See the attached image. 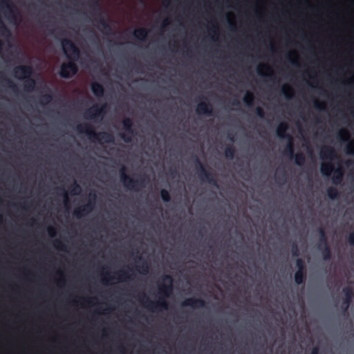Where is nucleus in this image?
<instances>
[{"label":"nucleus","instance_id":"obj_8","mask_svg":"<svg viewBox=\"0 0 354 354\" xmlns=\"http://www.w3.org/2000/svg\"><path fill=\"white\" fill-rule=\"evenodd\" d=\"M122 126L123 129L131 135L121 133H120V136L126 143H129L132 141L131 135L134 133L132 120L129 118H124L122 120Z\"/></svg>","mask_w":354,"mask_h":354},{"label":"nucleus","instance_id":"obj_57","mask_svg":"<svg viewBox=\"0 0 354 354\" xmlns=\"http://www.w3.org/2000/svg\"><path fill=\"white\" fill-rule=\"evenodd\" d=\"M169 24V20H168V19H165V20H164V21H163V26H167Z\"/></svg>","mask_w":354,"mask_h":354},{"label":"nucleus","instance_id":"obj_34","mask_svg":"<svg viewBox=\"0 0 354 354\" xmlns=\"http://www.w3.org/2000/svg\"><path fill=\"white\" fill-rule=\"evenodd\" d=\"M281 93L284 95V96L287 99H290L292 96V90L291 87L287 84H285L282 86Z\"/></svg>","mask_w":354,"mask_h":354},{"label":"nucleus","instance_id":"obj_11","mask_svg":"<svg viewBox=\"0 0 354 354\" xmlns=\"http://www.w3.org/2000/svg\"><path fill=\"white\" fill-rule=\"evenodd\" d=\"M337 156V153L334 148L325 146L320 151V157L322 160H333Z\"/></svg>","mask_w":354,"mask_h":354},{"label":"nucleus","instance_id":"obj_6","mask_svg":"<svg viewBox=\"0 0 354 354\" xmlns=\"http://www.w3.org/2000/svg\"><path fill=\"white\" fill-rule=\"evenodd\" d=\"M106 103L101 106H99L98 104H94L84 111L83 117L86 120H93L95 121L102 120L104 113H106Z\"/></svg>","mask_w":354,"mask_h":354},{"label":"nucleus","instance_id":"obj_59","mask_svg":"<svg viewBox=\"0 0 354 354\" xmlns=\"http://www.w3.org/2000/svg\"><path fill=\"white\" fill-rule=\"evenodd\" d=\"M3 46V42L0 39V51L2 50Z\"/></svg>","mask_w":354,"mask_h":354},{"label":"nucleus","instance_id":"obj_56","mask_svg":"<svg viewBox=\"0 0 354 354\" xmlns=\"http://www.w3.org/2000/svg\"><path fill=\"white\" fill-rule=\"evenodd\" d=\"M229 26L232 29H235L236 25L234 23H232L231 21H229Z\"/></svg>","mask_w":354,"mask_h":354},{"label":"nucleus","instance_id":"obj_51","mask_svg":"<svg viewBox=\"0 0 354 354\" xmlns=\"http://www.w3.org/2000/svg\"><path fill=\"white\" fill-rule=\"evenodd\" d=\"M88 200H92V201L94 202V204H95L96 194L95 193H90Z\"/></svg>","mask_w":354,"mask_h":354},{"label":"nucleus","instance_id":"obj_22","mask_svg":"<svg viewBox=\"0 0 354 354\" xmlns=\"http://www.w3.org/2000/svg\"><path fill=\"white\" fill-rule=\"evenodd\" d=\"M342 292H343L344 295L345 296L344 303L346 304L347 306H348V304L351 301V299H352V297L353 295V290L352 287L346 286L342 289Z\"/></svg>","mask_w":354,"mask_h":354},{"label":"nucleus","instance_id":"obj_27","mask_svg":"<svg viewBox=\"0 0 354 354\" xmlns=\"http://www.w3.org/2000/svg\"><path fill=\"white\" fill-rule=\"evenodd\" d=\"M306 277V272H301L297 270L294 275V280L297 285H301L305 282Z\"/></svg>","mask_w":354,"mask_h":354},{"label":"nucleus","instance_id":"obj_5","mask_svg":"<svg viewBox=\"0 0 354 354\" xmlns=\"http://www.w3.org/2000/svg\"><path fill=\"white\" fill-rule=\"evenodd\" d=\"M194 162L198 169L197 174L198 178L202 181L207 182L214 186H217V180L215 175L212 172L206 169L205 165L196 156H194Z\"/></svg>","mask_w":354,"mask_h":354},{"label":"nucleus","instance_id":"obj_62","mask_svg":"<svg viewBox=\"0 0 354 354\" xmlns=\"http://www.w3.org/2000/svg\"><path fill=\"white\" fill-rule=\"evenodd\" d=\"M60 281H62V282H64V281H65V280H64V279H60Z\"/></svg>","mask_w":354,"mask_h":354},{"label":"nucleus","instance_id":"obj_30","mask_svg":"<svg viewBox=\"0 0 354 354\" xmlns=\"http://www.w3.org/2000/svg\"><path fill=\"white\" fill-rule=\"evenodd\" d=\"M254 96L251 92L247 91L245 95L243 97L244 103L248 106H252L254 105Z\"/></svg>","mask_w":354,"mask_h":354},{"label":"nucleus","instance_id":"obj_10","mask_svg":"<svg viewBox=\"0 0 354 354\" xmlns=\"http://www.w3.org/2000/svg\"><path fill=\"white\" fill-rule=\"evenodd\" d=\"M181 305L182 306H189L193 308H196L204 307L205 302L203 299L200 298L190 297L183 301Z\"/></svg>","mask_w":354,"mask_h":354},{"label":"nucleus","instance_id":"obj_19","mask_svg":"<svg viewBox=\"0 0 354 354\" xmlns=\"http://www.w3.org/2000/svg\"><path fill=\"white\" fill-rule=\"evenodd\" d=\"M334 170V166L332 162H326L321 165L320 171L323 176L328 177Z\"/></svg>","mask_w":354,"mask_h":354},{"label":"nucleus","instance_id":"obj_44","mask_svg":"<svg viewBox=\"0 0 354 354\" xmlns=\"http://www.w3.org/2000/svg\"><path fill=\"white\" fill-rule=\"evenodd\" d=\"M59 189H62L63 191L62 196L64 198V203L65 206H67L68 204V202H69L68 194H67L66 191L63 187H60Z\"/></svg>","mask_w":354,"mask_h":354},{"label":"nucleus","instance_id":"obj_40","mask_svg":"<svg viewBox=\"0 0 354 354\" xmlns=\"http://www.w3.org/2000/svg\"><path fill=\"white\" fill-rule=\"evenodd\" d=\"M54 246L56 249L60 250L62 251H66V245L59 240H55L54 241Z\"/></svg>","mask_w":354,"mask_h":354},{"label":"nucleus","instance_id":"obj_47","mask_svg":"<svg viewBox=\"0 0 354 354\" xmlns=\"http://www.w3.org/2000/svg\"><path fill=\"white\" fill-rule=\"evenodd\" d=\"M262 67H263V68H265L266 69L269 70V71H270V68L268 66H267V65H261L260 66H259V68H258V69H257V73H258V74H259V75H261V76H264V75H265V74H264V73H263V72L261 71V68H262Z\"/></svg>","mask_w":354,"mask_h":354},{"label":"nucleus","instance_id":"obj_42","mask_svg":"<svg viewBox=\"0 0 354 354\" xmlns=\"http://www.w3.org/2000/svg\"><path fill=\"white\" fill-rule=\"evenodd\" d=\"M81 192V187L75 181L73 183V185L71 189V194L76 195L80 194Z\"/></svg>","mask_w":354,"mask_h":354},{"label":"nucleus","instance_id":"obj_3","mask_svg":"<svg viewBox=\"0 0 354 354\" xmlns=\"http://www.w3.org/2000/svg\"><path fill=\"white\" fill-rule=\"evenodd\" d=\"M76 129L81 133H85L90 139L97 140L99 142L113 143L114 136L111 133L101 131L96 133L95 128L90 124H80Z\"/></svg>","mask_w":354,"mask_h":354},{"label":"nucleus","instance_id":"obj_16","mask_svg":"<svg viewBox=\"0 0 354 354\" xmlns=\"http://www.w3.org/2000/svg\"><path fill=\"white\" fill-rule=\"evenodd\" d=\"M99 17L97 19V21L99 25L102 26V29L105 31L106 34H109L112 31L111 26L107 22V21L102 16L101 12L98 14Z\"/></svg>","mask_w":354,"mask_h":354},{"label":"nucleus","instance_id":"obj_53","mask_svg":"<svg viewBox=\"0 0 354 354\" xmlns=\"http://www.w3.org/2000/svg\"><path fill=\"white\" fill-rule=\"evenodd\" d=\"M227 137L231 142H234V136L233 134L229 133Z\"/></svg>","mask_w":354,"mask_h":354},{"label":"nucleus","instance_id":"obj_36","mask_svg":"<svg viewBox=\"0 0 354 354\" xmlns=\"http://www.w3.org/2000/svg\"><path fill=\"white\" fill-rule=\"evenodd\" d=\"M53 100V96L50 93H46L40 97L39 102L41 104H47Z\"/></svg>","mask_w":354,"mask_h":354},{"label":"nucleus","instance_id":"obj_32","mask_svg":"<svg viewBox=\"0 0 354 354\" xmlns=\"http://www.w3.org/2000/svg\"><path fill=\"white\" fill-rule=\"evenodd\" d=\"M327 196L331 200H335L339 197V192L335 187H330L327 189Z\"/></svg>","mask_w":354,"mask_h":354},{"label":"nucleus","instance_id":"obj_21","mask_svg":"<svg viewBox=\"0 0 354 354\" xmlns=\"http://www.w3.org/2000/svg\"><path fill=\"white\" fill-rule=\"evenodd\" d=\"M322 254L324 261H329L332 259V252L329 244L322 246V248H317Z\"/></svg>","mask_w":354,"mask_h":354},{"label":"nucleus","instance_id":"obj_37","mask_svg":"<svg viewBox=\"0 0 354 354\" xmlns=\"http://www.w3.org/2000/svg\"><path fill=\"white\" fill-rule=\"evenodd\" d=\"M160 197L165 203H168L171 201L170 194L167 189H162L160 190Z\"/></svg>","mask_w":354,"mask_h":354},{"label":"nucleus","instance_id":"obj_58","mask_svg":"<svg viewBox=\"0 0 354 354\" xmlns=\"http://www.w3.org/2000/svg\"><path fill=\"white\" fill-rule=\"evenodd\" d=\"M217 30H218V27H217V26L214 25V26H213L212 31H213L214 32H216Z\"/></svg>","mask_w":354,"mask_h":354},{"label":"nucleus","instance_id":"obj_17","mask_svg":"<svg viewBox=\"0 0 354 354\" xmlns=\"http://www.w3.org/2000/svg\"><path fill=\"white\" fill-rule=\"evenodd\" d=\"M318 232L320 237L317 244V248H322V246L328 244V239L326 236V231L324 227H320L318 229Z\"/></svg>","mask_w":354,"mask_h":354},{"label":"nucleus","instance_id":"obj_7","mask_svg":"<svg viewBox=\"0 0 354 354\" xmlns=\"http://www.w3.org/2000/svg\"><path fill=\"white\" fill-rule=\"evenodd\" d=\"M15 77L19 80H25L30 77L33 74V70L31 66L20 65L14 68Z\"/></svg>","mask_w":354,"mask_h":354},{"label":"nucleus","instance_id":"obj_25","mask_svg":"<svg viewBox=\"0 0 354 354\" xmlns=\"http://www.w3.org/2000/svg\"><path fill=\"white\" fill-rule=\"evenodd\" d=\"M148 30L145 28H139L135 30L133 35L136 38L144 41L147 36Z\"/></svg>","mask_w":354,"mask_h":354},{"label":"nucleus","instance_id":"obj_49","mask_svg":"<svg viewBox=\"0 0 354 354\" xmlns=\"http://www.w3.org/2000/svg\"><path fill=\"white\" fill-rule=\"evenodd\" d=\"M93 9H96L97 10H100V7L99 4V0H95L93 5L92 6Z\"/></svg>","mask_w":354,"mask_h":354},{"label":"nucleus","instance_id":"obj_23","mask_svg":"<svg viewBox=\"0 0 354 354\" xmlns=\"http://www.w3.org/2000/svg\"><path fill=\"white\" fill-rule=\"evenodd\" d=\"M288 143L286 145V147L284 149L283 153L284 155L288 156L290 158H292L294 156V143H293V139L292 137H291V139H287Z\"/></svg>","mask_w":354,"mask_h":354},{"label":"nucleus","instance_id":"obj_39","mask_svg":"<svg viewBox=\"0 0 354 354\" xmlns=\"http://www.w3.org/2000/svg\"><path fill=\"white\" fill-rule=\"evenodd\" d=\"M346 153L354 156V141L350 140L346 146Z\"/></svg>","mask_w":354,"mask_h":354},{"label":"nucleus","instance_id":"obj_48","mask_svg":"<svg viewBox=\"0 0 354 354\" xmlns=\"http://www.w3.org/2000/svg\"><path fill=\"white\" fill-rule=\"evenodd\" d=\"M348 241L351 245L354 246V232H351L348 236Z\"/></svg>","mask_w":354,"mask_h":354},{"label":"nucleus","instance_id":"obj_52","mask_svg":"<svg viewBox=\"0 0 354 354\" xmlns=\"http://www.w3.org/2000/svg\"><path fill=\"white\" fill-rule=\"evenodd\" d=\"M289 62L294 66H299L298 62L295 59H289Z\"/></svg>","mask_w":354,"mask_h":354},{"label":"nucleus","instance_id":"obj_38","mask_svg":"<svg viewBox=\"0 0 354 354\" xmlns=\"http://www.w3.org/2000/svg\"><path fill=\"white\" fill-rule=\"evenodd\" d=\"M296 267L297 268V271L306 272L305 262L302 259L298 258L296 260Z\"/></svg>","mask_w":354,"mask_h":354},{"label":"nucleus","instance_id":"obj_45","mask_svg":"<svg viewBox=\"0 0 354 354\" xmlns=\"http://www.w3.org/2000/svg\"><path fill=\"white\" fill-rule=\"evenodd\" d=\"M255 111H256V114L258 117H259L260 118H264L265 112L261 107H259V106L257 107Z\"/></svg>","mask_w":354,"mask_h":354},{"label":"nucleus","instance_id":"obj_29","mask_svg":"<svg viewBox=\"0 0 354 354\" xmlns=\"http://www.w3.org/2000/svg\"><path fill=\"white\" fill-rule=\"evenodd\" d=\"M236 150L232 145H228L225 149V156L227 160H232L234 158Z\"/></svg>","mask_w":354,"mask_h":354},{"label":"nucleus","instance_id":"obj_50","mask_svg":"<svg viewBox=\"0 0 354 354\" xmlns=\"http://www.w3.org/2000/svg\"><path fill=\"white\" fill-rule=\"evenodd\" d=\"M310 354H319V348L318 346H316L313 348L311 350Z\"/></svg>","mask_w":354,"mask_h":354},{"label":"nucleus","instance_id":"obj_28","mask_svg":"<svg viewBox=\"0 0 354 354\" xmlns=\"http://www.w3.org/2000/svg\"><path fill=\"white\" fill-rule=\"evenodd\" d=\"M0 35L5 37H10L11 32L4 22L0 19Z\"/></svg>","mask_w":354,"mask_h":354},{"label":"nucleus","instance_id":"obj_41","mask_svg":"<svg viewBox=\"0 0 354 354\" xmlns=\"http://www.w3.org/2000/svg\"><path fill=\"white\" fill-rule=\"evenodd\" d=\"M291 252L292 257H298L299 255V250L296 242L292 243L291 246Z\"/></svg>","mask_w":354,"mask_h":354},{"label":"nucleus","instance_id":"obj_55","mask_svg":"<svg viewBox=\"0 0 354 354\" xmlns=\"http://www.w3.org/2000/svg\"><path fill=\"white\" fill-rule=\"evenodd\" d=\"M232 104V105H234V106H239L240 104V102L238 100H233Z\"/></svg>","mask_w":354,"mask_h":354},{"label":"nucleus","instance_id":"obj_13","mask_svg":"<svg viewBox=\"0 0 354 354\" xmlns=\"http://www.w3.org/2000/svg\"><path fill=\"white\" fill-rule=\"evenodd\" d=\"M0 5L3 8L7 9L8 17L10 19H15V6L10 2V0H0Z\"/></svg>","mask_w":354,"mask_h":354},{"label":"nucleus","instance_id":"obj_54","mask_svg":"<svg viewBox=\"0 0 354 354\" xmlns=\"http://www.w3.org/2000/svg\"><path fill=\"white\" fill-rule=\"evenodd\" d=\"M106 276H109V273H106V274H105L104 277V278H103V279H102L103 282H104V283H107V282H108V281H109V280L107 279V278H106Z\"/></svg>","mask_w":354,"mask_h":354},{"label":"nucleus","instance_id":"obj_4","mask_svg":"<svg viewBox=\"0 0 354 354\" xmlns=\"http://www.w3.org/2000/svg\"><path fill=\"white\" fill-rule=\"evenodd\" d=\"M127 168L122 166L120 170V178L123 185L127 189L138 192L145 187V178L140 177L138 179H134L129 176L127 174Z\"/></svg>","mask_w":354,"mask_h":354},{"label":"nucleus","instance_id":"obj_26","mask_svg":"<svg viewBox=\"0 0 354 354\" xmlns=\"http://www.w3.org/2000/svg\"><path fill=\"white\" fill-rule=\"evenodd\" d=\"M139 259L142 261V263L136 266V270L140 274H147L149 272V264L145 260H143L141 257H139Z\"/></svg>","mask_w":354,"mask_h":354},{"label":"nucleus","instance_id":"obj_15","mask_svg":"<svg viewBox=\"0 0 354 354\" xmlns=\"http://www.w3.org/2000/svg\"><path fill=\"white\" fill-rule=\"evenodd\" d=\"M91 88L94 95L97 97H101L104 94V88L103 86L97 82H93L91 84Z\"/></svg>","mask_w":354,"mask_h":354},{"label":"nucleus","instance_id":"obj_61","mask_svg":"<svg viewBox=\"0 0 354 354\" xmlns=\"http://www.w3.org/2000/svg\"><path fill=\"white\" fill-rule=\"evenodd\" d=\"M283 178H285V177H286V172H285V171H283Z\"/></svg>","mask_w":354,"mask_h":354},{"label":"nucleus","instance_id":"obj_43","mask_svg":"<svg viewBox=\"0 0 354 354\" xmlns=\"http://www.w3.org/2000/svg\"><path fill=\"white\" fill-rule=\"evenodd\" d=\"M314 107L319 110H323L324 109V104L323 102H319L318 100H314Z\"/></svg>","mask_w":354,"mask_h":354},{"label":"nucleus","instance_id":"obj_2","mask_svg":"<svg viewBox=\"0 0 354 354\" xmlns=\"http://www.w3.org/2000/svg\"><path fill=\"white\" fill-rule=\"evenodd\" d=\"M62 46L64 53L71 61L61 65L59 75L62 77L67 79L71 76V73L75 75L77 72V67L74 61L80 58V50L69 39H64L62 41Z\"/></svg>","mask_w":354,"mask_h":354},{"label":"nucleus","instance_id":"obj_24","mask_svg":"<svg viewBox=\"0 0 354 354\" xmlns=\"http://www.w3.org/2000/svg\"><path fill=\"white\" fill-rule=\"evenodd\" d=\"M24 80V89L27 91H33L36 85V81L35 79L32 78L30 76V77L26 78Z\"/></svg>","mask_w":354,"mask_h":354},{"label":"nucleus","instance_id":"obj_20","mask_svg":"<svg viewBox=\"0 0 354 354\" xmlns=\"http://www.w3.org/2000/svg\"><path fill=\"white\" fill-rule=\"evenodd\" d=\"M344 173L341 168L333 170V183L335 185H339L343 180Z\"/></svg>","mask_w":354,"mask_h":354},{"label":"nucleus","instance_id":"obj_46","mask_svg":"<svg viewBox=\"0 0 354 354\" xmlns=\"http://www.w3.org/2000/svg\"><path fill=\"white\" fill-rule=\"evenodd\" d=\"M48 233L50 236L53 237L56 235V228L53 226H49L47 229Z\"/></svg>","mask_w":354,"mask_h":354},{"label":"nucleus","instance_id":"obj_35","mask_svg":"<svg viewBox=\"0 0 354 354\" xmlns=\"http://www.w3.org/2000/svg\"><path fill=\"white\" fill-rule=\"evenodd\" d=\"M337 138L342 142H346L348 140L349 135L346 130L342 129L337 133Z\"/></svg>","mask_w":354,"mask_h":354},{"label":"nucleus","instance_id":"obj_31","mask_svg":"<svg viewBox=\"0 0 354 354\" xmlns=\"http://www.w3.org/2000/svg\"><path fill=\"white\" fill-rule=\"evenodd\" d=\"M293 158H295V164L298 166L304 165L305 162V156L301 152H298L294 154Z\"/></svg>","mask_w":354,"mask_h":354},{"label":"nucleus","instance_id":"obj_60","mask_svg":"<svg viewBox=\"0 0 354 354\" xmlns=\"http://www.w3.org/2000/svg\"><path fill=\"white\" fill-rule=\"evenodd\" d=\"M268 77H272L274 75L272 72H270L269 74L267 75Z\"/></svg>","mask_w":354,"mask_h":354},{"label":"nucleus","instance_id":"obj_18","mask_svg":"<svg viewBox=\"0 0 354 354\" xmlns=\"http://www.w3.org/2000/svg\"><path fill=\"white\" fill-rule=\"evenodd\" d=\"M115 279H117L120 281H125L127 280H130L132 279L131 276L132 274H129L127 271L121 270L115 273ZM112 277L109 278V279H111ZM113 279H115V277H113Z\"/></svg>","mask_w":354,"mask_h":354},{"label":"nucleus","instance_id":"obj_9","mask_svg":"<svg viewBox=\"0 0 354 354\" xmlns=\"http://www.w3.org/2000/svg\"><path fill=\"white\" fill-rule=\"evenodd\" d=\"M94 207V202H93L92 200H88V202L86 205L75 209L73 211V215L76 218H80L83 216L90 213L93 209Z\"/></svg>","mask_w":354,"mask_h":354},{"label":"nucleus","instance_id":"obj_12","mask_svg":"<svg viewBox=\"0 0 354 354\" xmlns=\"http://www.w3.org/2000/svg\"><path fill=\"white\" fill-rule=\"evenodd\" d=\"M196 112L199 115H211L212 114V106L209 102H201L197 104Z\"/></svg>","mask_w":354,"mask_h":354},{"label":"nucleus","instance_id":"obj_33","mask_svg":"<svg viewBox=\"0 0 354 354\" xmlns=\"http://www.w3.org/2000/svg\"><path fill=\"white\" fill-rule=\"evenodd\" d=\"M2 80L6 83V85L8 88H10L14 93L18 92L17 86L10 79L3 77Z\"/></svg>","mask_w":354,"mask_h":354},{"label":"nucleus","instance_id":"obj_14","mask_svg":"<svg viewBox=\"0 0 354 354\" xmlns=\"http://www.w3.org/2000/svg\"><path fill=\"white\" fill-rule=\"evenodd\" d=\"M288 124L286 122H281L277 128V135L280 138L291 139V136L287 133Z\"/></svg>","mask_w":354,"mask_h":354},{"label":"nucleus","instance_id":"obj_1","mask_svg":"<svg viewBox=\"0 0 354 354\" xmlns=\"http://www.w3.org/2000/svg\"><path fill=\"white\" fill-rule=\"evenodd\" d=\"M162 280L163 281H168L169 283H160L158 286V292L160 296L158 297V299L156 301H151L149 299L148 297L146 296L144 293H142V297L145 299V301H142L143 305L149 310L153 311H160L162 310H167L169 307L168 302L166 299L173 290V278L169 274H164L162 277Z\"/></svg>","mask_w":354,"mask_h":354}]
</instances>
